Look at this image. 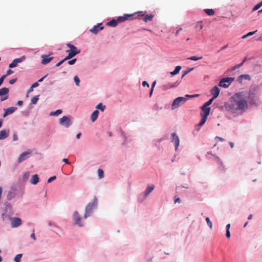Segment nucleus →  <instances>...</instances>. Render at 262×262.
Returning <instances> with one entry per match:
<instances>
[{
  "mask_svg": "<svg viewBox=\"0 0 262 262\" xmlns=\"http://www.w3.org/2000/svg\"><path fill=\"white\" fill-rule=\"evenodd\" d=\"M102 23H98L97 25H94L90 30V31L94 34H97L98 32L104 29Z\"/></svg>",
  "mask_w": 262,
  "mask_h": 262,
  "instance_id": "nucleus-14",
  "label": "nucleus"
},
{
  "mask_svg": "<svg viewBox=\"0 0 262 262\" xmlns=\"http://www.w3.org/2000/svg\"><path fill=\"white\" fill-rule=\"evenodd\" d=\"M118 132L121 134V136L122 137L125 136V133L122 129H121V128H119L118 129Z\"/></svg>",
  "mask_w": 262,
  "mask_h": 262,
  "instance_id": "nucleus-60",
  "label": "nucleus"
},
{
  "mask_svg": "<svg viewBox=\"0 0 262 262\" xmlns=\"http://www.w3.org/2000/svg\"><path fill=\"white\" fill-rule=\"evenodd\" d=\"M39 95L34 96L31 100V104H36L39 99Z\"/></svg>",
  "mask_w": 262,
  "mask_h": 262,
  "instance_id": "nucleus-38",
  "label": "nucleus"
},
{
  "mask_svg": "<svg viewBox=\"0 0 262 262\" xmlns=\"http://www.w3.org/2000/svg\"><path fill=\"white\" fill-rule=\"evenodd\" d=\"M123 137L124 139V142L122 143V145H125L126 144H127L130 142V140H128V137L126 135H125V136H123Z\"/></svg>",
  "mask_w": 262,
  "mask_h": 262,
  "instance_id": "nucleus-54",
  "label": "nucleus"
},
{
  "mask_svg": "<svg viewBox=\"0 0 262 262\" xmlns=\"http://www.w3.org/2000/svg\"><path fill=\"white\" fill-rule=\"evenodd\" d=\"M26 58V56L23 55L21 56L19 58H16L12 61L9 64V68L10 69H12L14 68H15L17 66L18 63H20L23 61H24Z\"/></svg>",
  "mask_w": 262,
  "mask_h": 262,
  "instance_id": "nucleus-13",
  "label": "nucleus"
},
{
  "mask_svg": "<svg viewBox=\"0 0 262 262\" xmlns=\"http://www.w3.org/2000/svg\"><path fill=\"white\" fill-rule=\"evenodd\" d=\"M96 110H100L101 112H104L106 108L105 105H103L102 103L100 102L98 103L96 106Z\"/></svg>",
  "mask_w": 262,
  "mask_h": 262,
  "instance_id": "nucleus-32",
  "label": "nucleus"
},
{
  "mask_svg": "<svg viewBox=\"0 0 262 262\" xmlns=\"http://www.w3.org/2000/svg\"><path fill=\"white\" fill-rule=\"evenodd\" d=\"M18 187L17 186H12L11 187L10 190L8 193L7 195V199L8 200L10 201L13 199L16 196L18 195L17 193Z\"/></svg>",
  "mask_w": 262,
  "mask_h": 262,
  "instance_id": "nucleus-9",
  "label": "nucleus"
},
{
  "mask_svg": "<svg viewBox=\"0 0 262 262\" xmlns=\"http://www.w3.org/2000/svg\"><path fill=\"white\" fill-rule=\"evenodd\" d=\"M76 61H77L76 58H73L71 60H68V64L69 65H73L76 63Z\"/></svg>",
  "mask_w": 262,
  "mask_h": 262,
  "instance_id": "nucleus-52",
  "label": "nucleus"
},
{
  "mask_svg": "<svg viewBox=\"0 0 262 262\" xmlns=\"http://www.w3.org/2000/svg\"><path fill=\"white\" fill-rule=\"evenodd\" d=\"M97 173H98V178L99 179H102L103 178H104V171L101 169V168H99L97 170Z\"/></svg>",
  "mask_w": 262,
  "mask_h": 262,
  "instance_id": "nucleus-41",
  "label": "nucleus"
},
{
  "mask_svg": "<svg viewBox=\"0 0 262 262\" xmlns=\"http://www.w3.org/2000/svg\"><path fill=\"white\" fill-rule=\"evenodd\" d=\"M52 54V53L51 52L49 55L43 54L41 56V58H42L41 63L42 64L46 65L51 62L53 59L54 57L50 56V55Z\"/></svg>",
  "mask_w": 262,
  "mask_h": 262,
  "instance_id": "nucleus-15",
  "label": "nucleus"
},
{
  "mask_svg": "<svg viewBox=\"0 0 262 262\" xmlns=\"http://www.w3.org/2000/svg\"><path fill=\"white\" fill-rule=\"evenodd\" d=\"M216 159H217V162L218 164L220 165L219 169L220 171L223 173H224L226 171V168L225 166L224 165L222 161L221 160V159L216 156Z\"/></svg>",
  "mask_w": 262,
  "mask_h": 262,
  "instance_id": "nucleus-24",
  "label": "nucleus"
},
{
  "mask_svg": "<svg viewBox=\"0 0 262 262\" xmlns=\"http://www.w3.org/2000/svg\"><path fill=\"white\" fill-rule=\"evenodd\" d=\"M202 21H198L195 25L196 31H200L203 28Z\"/></svg>",
  "mask_w": 262,
  "mask_h": 262,
  "instance_id": "nucleus-35",
  "label": "nucleus"
},
{
  "mask_svg": "<svg viewBox=\"0 0 262 262\" xmlns=\"http://www.w3.org/2000/svg\"><path fill=\"white\" fill-rule=\"evenodd\" d=\"M62 162H64L65 164L71 165V162H70L68 159L67 158H63L62 159Z\"/></svg>",
  "mask_w": 262,
  "mask_h": 262,
  "instance_id": "nucleus-63",
  "label": "nucleus"
},
{
  "mask_svg": "<svg viewBox=\"0 0 262 262\" xmlns=\"http://www.w3.org/2000/svg\"><path fill=\"white\" fill-rule=\"evenodd\" d=\"M32 88H37L39 86V82L38 81H36L34 83H33L32 85Z\"/></svg>",
  "mask_w": 262,
  "mask_h": 262,
  "instance_id": "nucleus-64",
  "label": "nucleus"
},
{
  "mask_svg": "<svg viewBox=\"0 0 262 262\" xmlns=\"http://www.w3.org/2000/svg\"><path fill=\"white\" fill-rule=\"evenodd\" d=\"M73 220L74 225L82 227L84 225L81 222V217L77 211H75L73 213Z\"/></svg>",
  "mask_w": 262,
  "mask_h": 262,
  "instance_id": "nucleus-6",
  "label": "nucleus"
},
{
  "mask_svg": "<svg viewBox=\"0 0 262 262\" xmlns=\"http://www.w3.org/2000/svg\"><path fill=\"white\" fill-rule=\"evenodd\" d=\"M136 14H137V12L132 14H124V15L122 16L124 21L126 20H131L137 18V16L135 17H134Z\"/></svg>",
  "mask_w": 262,
  "mask_h": 262,
  "instance_id": "nucleus-20",
  "label": "nucleus"
},
{
  "mask_svg": "<svg viewBox=\"0 0 262 262\" xmlns=\"http://www.w3.org/2000/svg\"><path fill=\"white\" fill-rule=\"evenodd\" d=\"M17 78H14L10 79L9 81V83H10V84L12 85V84H14L17 81Z\"/></svg>",
  "mask_w": 262,
  "mask_h": 262,
  "instance_id": "nucleus-58",
  "label": "nucleus"
},
{
  "mask_svg": "<svg viewBox=\"0 0 262 262\" xmlns=\"http://www.w3.org/2000/svg\"><path fill=\"white\" fill-rule=\"evenodd\" d=\"M9 135V130L3 129L0 131V140H4Z\"/></svg>",
  "mask_w": 262,
  "mask_h": 262,
  "instance_id": "nucleus-23",
  "label": "nucleus"
},
{
  "mask_svg": "<svg viewBox=\"0 0 262 262\" xmlns=\"http://www.w3.org/2000/svg\"><path fill=\"white\" fill-rule=\"evenodd\" d=\"M31 154L32 150L30 149H27L26 151L23 152L19 155L17 160V162L18 163H20L26 160V159L30 157Z\"/></svg>",
  "mask_w": 262,
  "mask_h": 262,
  "instance_id": "nucleus-8",
  "label": "nucleus"
},
{
  "mask_svg": "<svg viewBox=\"0 0 262 262\" xmlns=\"http://www.w3.org/2000/svg\"><path fill=\"white\" fill-rule=\"evenodd\" d=\"M215 99H213V98H211L210 99H209L207 102H206L205 103H204V104L203 105V106H205L206 107H209V105H210L213 101Z\"/></svg>",
  "mask_w": 262,
  "mask_h": 262,
  "instance_id": "nucleus-44",
  "label": "nucleus"
},
{
  "mask_svg": "<svg viewBox=\"0 0 262 262\" xmlns=\"http://www.w3.org/2000/svg\"><path fill=\"white\" fill-rule=\"evenodd\" d=\"M155 186L154 184L147 185L145 190L143 192L145 196H148V195L154 190Z\"/></svg>",
  "mask_w": 262,
  "mask_h": 262,
  "instance_id": "nucleus-21",
  "label": "nucleus"
},
{
  "mask_svg": "<svg viewBox=\"0 0 262 262\" xmlns=\"http://www.w3.org/2000/svg\"><path fill=\"white\" fill-rule=\"evenodd\" d=\"M62 112V110L61 109H58L55 111H52L50 113L49 115L50 116H57L59 114H61Z\"/></svg>",
  "mask_w": 262,
  "mask_h": 262,
  "instance_id": "nucleus-31",
  "label": "nucleus"
},
{
  "mask_svg": "<svg viewBox=\"0 0 262 262\" xmlns=\"http://www.w3.org/2000/svg\"><path fill=\"white\" fill-rule=\"evenodd\" d=\"M118 25L116 18H113L106 23V25L111 27H116Z\"/></svg>",
  "mask_w": 262,
  "mask_h": 262,
  "instance_id": "nucleus-30",
  "label": "nucleus"
},
{
  "mask_svg": "<svg viewBox=\"0 0 262 262\" xmlns=\"http://www.w3.org/2000/svg\"><path fill=\"white\" fill-rule=\"evenodd\" d=\"M17 193H18V195H17V196H19L20 197L23 196L24 194L23 189H21L20 187H18Z\"/></svg>",
  "mask_w": 262,
  "mask_h": 262,
  "instance_id": "nucleus-51",
  "label": "nucleus"
},
{
  "mask_svg": "<svg viewBox=\"0 0 262 262\" xmlns=\"http://www.w3.org/2000/svg\"><path fill=\"white\" fill-rule=\"evenodd\" d=\"M116 19L118 24L124 22L122 16H118Z\"/></svg>",
  "mask_w": 262,
  "mask_h": 262,
  "instance_id": "nucleus-55",
  "label": "nucleus"
},
{
  "mask_svg": "<svg viewBox=\"0 0 262 262\" xmlns=\"http://www.w3.org/2000/svg\"><path fill=\"white\" fill-rule=\"evenodd\" d=\"M201 119L199 123L198 124V126L199 127H201V126H203L204 124V123L206 122L207 119V118L205 117H203V116H201Z\"/></svg>",
  "mask_w": 262,
  "mask_h": 262,
  "instance_id": "nucleus-39",
  "label": "nucleus"
},
{
  "mask_svg": "<svg viewBox=\"0 0 262 262\" xmlns=\"http://www.w3.org/2000/svg\"><path fill=\"white\" fill-rule=\"evenodd\" d=\"M262 6V1L255 5L252 8V11H255Z\"/></svg>",
  "mask_w": 262,
  "mask_h": 262,
  "instance_id": "nucleus-43",
  "label": "nucleus"
},
{
  "mask_svg": "<svg viewBox=\"0 0 262 262\" xmlns=\"http://www.w3.org/2000/svg\"><path fill=\"white\" fill-rule=\"evenodd\" d=\"M171 142H174L175 150H177L179 147L180 144V139L179 136L176 133H172L171 134Z\"/></svg>",
  "mask_w": 262,
  "mask_h": 262,
  "instance_id": "nucleus-16",
  "label": "nucleus"
},
{
  "mask_svg": "<svg viewBox=\"0 0 262 262\" xmlns=\"http://www.w3.org/2000/svg\"><path fill=\"white\" fill-rule=\"evenodd\" d=\"M202 58H203L202 56L198 57V56H192L189 57L188 59L189 60H191L197 61L198 60L202 59Z\"/></svg>",
  "mask_w": 262,
  "mask_h": 262,
  "instance_id": "nucleus-48",
  "label": "nucleus"
},
{
  "mask_svg": "<svg viewBox=\"0 0 262 262\" xmlns=\"http://www.w3.org/2000/svg\"><path fill=\"white\" fill-rule=\"evenodd\" d=\"M180 106V96L177 97L172 102L171 110H174Z\"/></svg>",
  "mask_w": 262,
  "mask_h": 262,
  "instance_id": "nucleus-22",
  "label": "nucleus"
},
{
  "mask_svg": "<svg viewBox=\"0 0 262 262\" xmlns=\"http://www.w3.org/2000/svg\"><path fill=\"white\" fill-rule=\"evenodd\" d=\"M257 31H252V32H248V33H247L246 34L243 35L242 37V38L243 39H245L246 38H247V37L248 36H251V35H254L255 32H256Z\"/></svg>",
  "mask_w": 262,
  "mask_h": 262,
  "instance_id": "nucleus-47",
  "label": "nucleus"
},
{
  "mask_svg": "<svg viewBox=\"0 0 262 262\" xmlns=\"http://www.w3.org/2000/svg\"><path fill=\"white\" fill-rule=\"evenodd\" d=\"M142 85H143V86H147L148 88L149 87V84L146 81H142Z\"/></svg>",
  "mask_w": 262,
  "mask_h": 262,
  "instance_id": "nucleus-62",
  "label": "nucleus"
},
{
  "mask_svg": "<svg viewBox=\"0 0 262 262\" xmlns=\"http://www.w3.org/2000/svg\"><path fill=\"white\" fill-rule=\"evenodd\" d=\"M205 220L206 221V223L208 225V226L209 227L210 229L212 228V224L211 221H210V219L208 217H206L205 219Z\"/></svg>",
  "mask_w": 262,
  "mask_h": 262,
  "instance_id": "nucleus-50",
  "label": "nucleus"
},
{
  "mask_svg": "<svg viewBox=\"0 0 262 262\" xmlns=\"http://www.w3.org/2000/svg\"><path fill=\"white\" fill-rule=\"evenodd\" d=\"M59 123L66 128H69L72 124L70 117L68 116H64L60 118Z\"/></svg>",
  "mask_w": 262,
  "mask_h": 262,
  "instance_id": "nucleus-7",
  "label": "nucleus"
},
{
  "mask_svg": "<svg viewBox=\"0 0 262 262\" xmlns=\"http://www.w3.org/2000/svg\"><path fill=\"white\" fill-rule=\"evenodd\" d=\"M56 179V176H52L48 179L47 182H48V183H50L52 182H53V181L55 180Z\"/></svg>",
  "mask_w": 262,
  "mask_h": 262,
  "instance_id": "nucleus-56",
  "label": "nucleus"
},
{
  "mask_svg": "<svg viewBox=\"0 0 262 262\" xmlns=\"http://www.w3.org/2000/svg\"><path fill=\"white\" fill-rule=\"evenodd\" d=\"M13 72H13V71L12 70L9 69V70H7L6 74H4V75H5L6 77H7L8 76H9V75L12 74V73H13Z\"/></svg>",
  "mask_w": 262,
  "mask_h": 262,
  "instance_id": "nucleus-59",
  "label": "nucleus"
},
{
  "mask_svg": "<svg viewBox=\"0 0 262 262\" xmlns=\"http://www.w3.org/2000/svg\"><path fill=\"white\" fill-rule=\"evenodd\" d=\"M199 94H193V95H189L186 94L185 97H181V102L184 103L186 102V100L189 98H193L195 97H198L199 96Z\"/></svg>",
  "mask_w": 262,
  "mask_h": 262,
  "instance_id": "nucleus-26",
  "label": "nucleus"
},
{
  "mask_svg": "<svg viewBox=\"0 0 262 262\" xmlns=\"http://www.w3.org/2000/svg\"><path fill=\"white\" fill-rule=\"evenodd\" d=\"M5 205V211L2 215L3 220H5L6 218H9L13 214L12 205L8 202H6Z\"/></svg>",
  "mask_w": 262,
  "mask_h": 262,
  "instance_id": "nucleus-3",
  "label": "nucleus"
},
{
  "mask_svg": "<svg viewBox=\"0 0 262 262\" xmlns=\"http://www.w3.org/2000/svg\"><path fill=\"white\" fill-rule=\"evenodd\" d=\"M246 92H239L234 94L228 102L224 103V107L228 111L232 113H235L238 110H243L248 106V99L249 105L251 106L258 105V98L256 95L255 90H250L246 96Z\"/></svg>",
  "mask_w": 262,
  "mask_h": 262,
  "instance_id": "nucleus-1",
  "label": "nucleus"
},
{
  "mask_svg": "<svg viewBox=\"0 0 262 262\" xmlns=\"http://www.w3.org/2000/svg\"><path fill=\"white\" fill-rule=\"evenodd\" d=\"M9 89L6 87H3L0 89L1 101H4L8 99Z\"/></svg>",
  "mask_w": 262,
  "mask_h": 262,
  "instance_id": "nucleus-11",
  "label": "nucleus"
},
{
  "mask_svg": "<svg viewBox=\"0 0 262 262\" xmlns=\"http://www.w3.org/2000/svg\"><path fill=\"white\" fill-rule=\"evenodd\" d=\"M48 75V74H47L46 75H45V76H43V77H41L40 78H39L38 80V82H41L42 81H43V80L45 79V78H46Z\"/></svg>",
  "mask_w": 262,
  "mask_h": 262,
  "instance_id": "nucleus-61",
  "label": "nucleus"
},
{
  "mask_svg": "<svg viewBox=\"0 0 262 262\" xmlns=\"http://www.w3.org/2000/svg\"><path fill=\"white\" fill-rule=\"evenodd\" d=\"M201 112L200 113L201 116L205 117L207 118L209 116L211 108L210 107H206L205 106L202 105L201 107Z\"/></svg>",
  "mask_w": 262,
  "mask_h": 262,
  "instance_id": "nucleus-17",
  "label": "nucleus"
},
{
  "mask_svg": "<svg viewBox=\"0 0 262 262\" xmlns=\"http://www.w3.org/2000/svg\"><path fill=\"white\" fill-rule=\"evenodd\" d=\"M66 52L68 53V55L66 56V59H71L75 57L77 54H79L81 52V50L76 48L72 50H67Z\"/></svg>",
  "mask_w": 262,
  "mask_h": 262,
  "instance_id": "nucleus-12",
  "label": "nucleus"
},
{
  "mask_svg": "<svg viewBox=\"0 0 262 262\" xmlns=\"http://www.w3.org/2000/svg\"><path fill=\"white\" fill-rule=\"evenodd\" d=\"M194 68H187L185 70L183 71V74L181 75V79H182L186 74L194 70Z\"/></svg>",
  "mask_w": 262,
  "mask_h": 262,
  "instance_id": "nucleus-37",
  "label": "nucleus"
},
{
  "mask_svg": "<svg viewBox=\"0 0 262 262\" xmlns=\"http://www.w3.org/2000/svg\"><path fill=\"white\" fill-rule=\"evenodd\" d=\"M204 11L208 16H212L215 13L214 10L212 9H205Z\"/></svg>",
  "mask_w": 262,
  "mask_h": 262,
  "instance_id": "nucleus-34",
  "label": "nucleus"
},
{
  "mask_svg": "<svg viewBox=\"0 0 262 262\" xmlns=\"http://www.w3.org/2000/svg\"><path fill=\"white\" fill-rule=\"evenodd\" d=\"M213 99H216L219 95L220 89L217 85L214 86L210 91Z\"/></svg>",
  "mask_w": 262,
  "mask_h": 262,
  "instance_id": "nucleus-19",
  "label": "nucleus"
},
{
  "mask_svg": "<svg viewBox=\"0 0 262 262\" xmlns=\"http://www.w3.org/2000/svg\"><path fill=\"white\" fill-rule=\"evenodd\" d=\"M6 78V76L4 75H3L1 77H0V86L3 84L4 81V80Z\"/></svg>",
  "mask_w": 262,
  "mask_h": 262,
  "instance_id": "nucleus-57",
  "label": "nucleus"
},
{
  "mask_svg": "<svg viewBox=\"0 0 262 262\" xmlns=\"http://www.w3.org/2000/svg\"><path fill=\"white\" fill-rule=\"evenodd\" d=\"M180 84V82L178 81H176L174 83H169L167 84L164 85L163 87L165 89H168L170 88H176Z\"/></svg>",
  "mask_w": 262,
  "mask_h": 262,
  "instance_id": "nucleus-28",
  "label": "nucleus"
},
{
  "mask_svg": "<svg viewBox=\"0 0 262 262\" xmlns=\"http://www.w3.org/2000/svg\"><path fill=\"white\" fill-rule=\"evenodd\" d=\"M243 79H246L247 80H251V77L249 74H242L239 75L237 79V81L239 82H242V81Z\"/></svg>",
  "mask_w": 262,
  "mask_h": 262,
  "instance_id": "nucleus-27",
  "label": "nucleus"
},
{
  "mask_svg": "<svg viewBox=\"0 0 262 262\" xmlns=\"http://www.w3.org/2000/svg\"><path fill=\"white\" fill-rule=\"evenodd\" d=\"M99 112L98 110H96L93 111L91 116V120L92 122H94L98 118Z\"/></svg>",
  "mask_w": 262,
  "mask_h": 262,
  "instance_id": "nucleus-29",
  "label": "nucleus"
},
{
  "mask_svg": "<svg viewBox=\"0 0 262 262\" xmlns=\"http://www.w3.org/2000/svg\"><path fill=\"white\" fill-rule=\"evenodd\" d=\"M73 80L76 85V86H79L80 80L78 76L76 75L74 77Z\"/></svg>",
  "mask_w": 262,
  "mask_h": 262,
  "instance_id": "nucleus-45",
  "label": "nucleus"
},
{
  "mask_svg": "<svg viewBox=\"0 0 262 262\" xmlns=\"http://www.w3.org/2000/svg\"><path fill=\"white\" fill-rule=\"evenodd\" d=\"M39 181V178L38 174H35L32 176L30 180V183L32 185L37 184Z\"/></svg>",
  "mask_w": 262,
  "mask_h": 262,
  "instance_id": "nucleus-25",
  "label": "nucleus"
},
{
  "mask_svg": "<svg viewBox=\"0 0 262 262\" xmlns=\"http://www.w3.org/2000/svg\"><path fill=\"white\" fill-rule=\"evenodd\" d=\"M29 177H30V172L29 171L25 172L24 173L23 176V182L27 181L28 180Z\"/></svg>",
  "mask_w": 262,
  "mask_h": 262,
  "instance_id": "nucleus-42",
  "label": "nucleus"
},
{
  "mask_svg": "<svg viewBox=\"0 0 262 262\" xmlns=\"http://www.w3.org/2000/svg\"><path fill=\"white\" fill-rule=\"evenodd\" d=\"M180 71V65L176 66L175 67L174 70L173 71L170 72V74L171 76H174V75H176L179 74Z\"/></svg>",
  "mask_w": 262,
  "mask_h": 262,
  "instance_id": "nucleus-33",
  "label": "nucleus"
},
{
  "mask_svg": "<svg viewBox=\"0 0 262 262\" xmlns=\"http://www.w3.org/2000/svg\"><path fill=\"white\" fill-rule=\"evenodd\" d=\"M22 257L23 254H18L14 257L13 260L14 262H20Z\"/></svg>",
  "mask_w": 262,
  "mask_h": 262,
  "instance_id": "nucleus-40",
  "label": "nucleus"
},
{
  "mask_svg": "<svg viewBox=\"0 0 262 262\" xmlns=\"http://www.w3.org/2000/svg\"><path fill=\"white\" fill-rule=\"evenodd\" d=\"M98 201L96 196L94 197L93 201L89 203L85 208V212L83 216L84 219H87L93 213L94 210L97 208Z\"/></svg>",
  "mask_w": 262,
  "mask_h": 262,
  "instance_id": "nucleus-2",
  "label": "nucleus"
},
{
  "mask_svg": "<svg viewBox=\"0 0 262 262\" xmlns=\"http://www.w3.org/2000/svg\"><path fill=\"white\" fill-rule=\"evenodd\" d=\"M11 221V226L12 228H17L22 224V220L17 217H12L8 218Z\"/></svg>",
  "mask_w": 262,
  "mask_h": 262,
  "instance_id": "nucleus-10",
  "label": "nucleus"
},
{
  "mask_svg": "<svg viewBox=\"0 0 262 262\" xmlns=\"http://www.w3.org/2000/svg\"><path fill=\"white\" fill-rule=\"evenodd\" d=\"M146 11L137 12V14H138L137 18L142 19L145 23H147L149 21H152L154 17V15L152 14H146Z\"/></svg>",
  "mask_w": 262,
  "mask_h": 262,
  "instance_id": "nucleus-4",
  "label": "nucleus"
},
{
  "mask_svg": "<svg viewBox=\"0 0 262 262\" xmlns=\"http://www.w3.org/2000/svg\"><path fill=\"white\" fill-rule=\"evenodd\" d=\"M147 196H145L144 195V193H141L138 196V201L139 203H142Z\"/></svg>",
  "mask_w": 262,
  "mask_h": 262,
  "instance_id": "nucleus-36",
  "label": "nucleus"
},
{
  "mask_svg": "<svg viewBox=\"0 0 262 262\" xmlns=\"http://www.w3.org/2000/svg\"><path fill=\"white\" fill-rule=\"evenodd\" d=\"M234 80V77L223 78L220 80L219 86L224 88H227Z\"/></svg>",
  "mask_w": 262,
  "mask_h": 262,
  "instance_id": "nucleus-5",
  "label": "nucleus"
},
{
  "mask_svg": "<svg viewBox=\"0 0 262 262\" xmlns=\"http://www.w3.org/2000/svg\"><path fill=\"white\" fill-rule=\"evenodd\" d=\"M68 59H66V57H65L63 59L60 60L58 62H57L56 64V67H58L60 66L62 64H63L66 61L68 60Z\"/></svg>",
  "mask_w": 262,
  "mask_h": 262,
  "instance_id": "nucleus-49",
  "label": "nucleus"
},
{
  "mask_svg": "<svg viewBox=\"0 0 262 262\" xmlns=\"http://www.w3.org/2000/svg\"><path fill=\"white\" fill-rule=\"evenodd\" d=\"M17 108L15 106H11L7 108H4V113L3 114V117L5 118L8 115L13 114Z\"/></svg>",
  "mask_w": 262,
  "mask_h": 262,
  "instance_id": "nucleus-18",
  "label": "nucleus"
},
{
  "mask_svg": "<svg viewBox=\"0 0 262 262\" xmlns=\"http://www.w3.org/2000/svg\"><path fill=\"white\" fill-rule=\"evenodd\" d=\"M66 45L69 48V50H72L77 48L75 46L71 43H67Z\"/></svg>",
  "mask_w": 262,
  "mask_h": 262,
  "instance_id": "nucleus-53",
  "label": "nucleus"
},
{
  "mask_svg": "<svg viewBox=\"0 0 262 262\" xmlns=\"http://www.w3.org/2000/svg\"><path fill=\"white\" fill-rule=\"evenodd\" d=\"M243 64H244L243 62H242L239 64L235 65V66H234L233 67H232L230 71L233 72V71L236 70V69H237L241 68L242 66H243Z\"/></svg>",
  "mask_w": 262,
  "mask_h": 262,
  "instance_id": "nucleus-46",
  "label": "nucleus"
}]
</instances>
